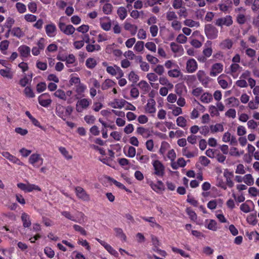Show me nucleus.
I'll return each mask as SVG.
<instances>
[{"instance_id":"obj_36","label":"nucleus","mask_w":259,"mask_h":259,"mask_svg":"<svg viewBox=\"0 0 259 259\" xmlns=\"http://www.w3.org/2000/svg\"><path fill=\"white\" fill-rule=\"evenodd\" d=\"M58 150L66 159L70 160L72 158V154L70 153L69 151L66 148L60 146L58 148Z\"/></svg>"},{"instance_id":"obj_8","label":"nucleus","mask_w":259,"mask_h":259,"mask_svg":"<svg viewBox=\"0 0 259 259\" xmlns=\"http://www.w3.org/2000/svg\"><path fill=\"white\" fill-rule=\"evenodd\" d=\"M205 33L208 38L213 39L218 36V30L211 24H207L205 27Z\"/></svg>"},{"instance_id":"obj_2","label":"nucleus","mask_w":259,"mask_h":259,"mask_svg":"<svg viewBox=\"0 0 259 259\" xmlns=\"http://www.w3.org/2000/svg\"><path fill=\"white\" fill-rule=\"evenodd\" d=\"M28 162L33 168H38L43 165L44 159L40 154L35 152L30 155Z\"/></svg>"},{"instance_id":"obj_27","label":"nucleus","mask_w":259,"mask_h":259,"mask_svg":"<svg viewBox=\"0 0 259 259\" xmlns=\"http://www.w3.org/2000/svg\"><path fill=\"white\" fill-rule=\"evenodd\" d=\"M253 205V203L252 201L247 200L240 205V209L244 213H248L251 211V207Z\"/></svg>"},{"instance_id":"obj_45","label":"nucleus","mask_w":259,"mask_h":259,"mask_svg":"<svg viewBox=\"0 0 259 259\" xmlns=\"http://www.w3.org/2000/svg\"><path fill=\"white\" fill-rule=\"evenodd\" d=\"M170 147L169 143L163 141L161 143L159 153L161 155H164L166 151Z\"/></svg>"},{"instance_id":"obj_38","label":"nucleus","mask_w":259,"mask_h":259,"mask_svg":"<svg viewBox=\"0 0 259 259\" xmlns=\"http://www.w3.org/2000/svg\"><path fill=\"white\" fill-rule=\"evenodd\" d=\"M21 220L24 227H29L31 225L30 217L25 212H23L21 215Z\"/></svg>"},{"instance_id":"obj_51","label":"nucleus","mask_w":259,"mask_h":259,"mask_svg":"<svg viewBox=\"0 0 259 259\" xmlns=\"http://www.w3.org/2000/svg\"><path fill=\"white\" fill-rule=\"evenodd\" d=\"M184 136V132L180 130H178L176 131H170L169 133V137L171 139L175 138H180Z\"/></svg>"},{"instance_id":"obj_37","label":"nucleus","mask_w":259,"mask_h":259,"mask_svg":"<svg viewBox=\"0 0 259 259\" xmlns=\"http://www.w3.org/2000/svg\"><path fill=\"white\" fill-rule=\"evenodd\" d=\"M167 74L169 77L173 78H177L181 76L182 73L179 67L177 66V68L171 69L168 71Z\"/></svg>"},{"instance_id":"obj_30","label":"nucleus","mask_w":259,"mask_h":259,"mask_svg":"<svg viewBox=\"0 0 259 259\" xmlns=\"http://www.w3.org/2000/svg\"><path fill=\"white\" fill-rule=\"evenodd\" d=\"M175 92L179 96H182L187 93L186 87L182 83H179L175 85Z\"/></svg>"},{"instance_id":"obj_25","label":"nucleus","mask_w":259,"mask_h":259,"mask_svg":"<svg viewBox=\"0 0 259 259\" xmlns=\"http://www.w3.org/2000/svg\"><path fill=\"white\" fill-rule=\"evenodd\" d=\"M186 165V161L184 158L181 157L179 158L177 161H174L170 163V166L174 169H177L179 167H184Z\"/></svg>"},{"instance_id":"obj_20","label":"nucleus","mask_w":259,"mask_h":259,"mask_svg":"<svg viewBox=\"0 0 259 259\" xmlns=\"http://www.w3.org/2000/svg\"><path fill=\"white\" fill-rule=\"evenodd\" d=\"M18 51L22 58H28L30 55V48L25 45L20 46Z\"/></svg>"},{"instance_id":"obj_18","label":"nucleus","mask_w":259,"mask_h":259,"mask_svg":"<svg viewBox=\"0 0 259 259\" xmlns=\"http://www.w3.org/2000/svg\"><path fill=\"white\" fill-rule=\"evenodd\" d=\"M45 30L47 35L50 37H54L57 33V27L55 24L51 23L45 27Z\"/></svg>"},{"instance_id":"obj_63","label":"nucleus","mask_w":259,"mask_h":259,"mask_svg":"<svg viewBox=\"0 0 259 259\" xmlns=\"http://www.w3.org/2000/svg\"><path fill=\"white\" fill-rule=\"evenodd\" d=\"M128 78L130 81L136 83L139 80V76L134 71H131L128 74Z\"/></svg>"},{"instance_id":"obj_41","label":"nucleus","mask_w":259,"mask_h":259,"mask_svg":"<svg viewBox=\"0 0 259 259\" xmlns=\"http://www.w3.org/2000/svg\"><path fill=\"white\" fill-rule=\"evenodd\" d=\"M115 83L111 79H106L101 85V89L103 90H106L115 85Z\"/></svg>"},{"instance_id":"obj_12","label":"nucleus","mask_w":259,"mask_h":259,"mask_svg":"<svg viewBox=\"0 0 259 259\" xmlns=\"http://www.w3.org/2000/svg\"><path fill=\"white\" fill-rule=\"evenodd\" d=\"M101 27L105 31H109L111 27V20L109 17L104 16L99 19Z\"/></svg>"},{"instance_id":"obj_64","label":"nucleus","mask_w":259,"mask_h":259,"mask_svg":"<svg viewBox=\"0 0 259 259\" xmlns=\"http://www.w3.org/2000/svg\"><path fill=\"white\" fill-rule=\"evenodd\" d=\"M19 151L21 156L24 158H26L28 156H30L31 153H32V150L24 147L20 149Z\"/></svg>"},{"instance_id":"obj_29","label":"nucleus","mask_w":259,"mask_h":259,"mask_svg":"<svg viewBox=\"0 0 259 259\" xmlns=\"http://www.w3.org/2000/svg\"><path fill=\"white\" fill-rule=\"evenodd\" d=\"M125 100L123 99H115L109 103V105L113 108L121 109L124 107Z\"/></svg>"},{"instance_id":"obj_16","label":"nucleus","mask_w":259,"mask_h":259,"mask_svg":"<svg viewBox=\"0 0 259 259\" xmlns=\"http://www.w3.org/2000/svg\"><path fill=\"white\" fill-rule=\"evenodd\" d=\"M198 65L196 60L194 59H190L186 62V70L188 73L194 72L197 69Z\"/></svg>"},{"instance_id":"obj_48","label":"nucleus","mask_w":259,"mask_h":259,"mask_svg":"<svg viewBox=\"0 0 259 259\" xmlns=\"http://www.w3.org/2000/svg\"><path fill=\"white\" fill-rule=\"evenodd\" d=\"M138 87L144 93L148 92L150 88L148 82L145 80L140 81L138 83Z\"/></svg>"},{"instance_id":"obj_42","label":"nucleus","mask_w":259,"mask_h":259,"mask_svg":"<svg viewBox=\"0 0 259 259\" xmlns=\"http://www.w3.org/2000/svg\"><path fill=\"white\" fill-rule=\"evenodd\" d=\"M10 32H11L13 36L18 38H20L24 35V33L21 29L18 27H14L13 29H11Z\"/></svg>"},{"instance_id":"obj_22","label":"nucleus","mask_w":259,"mask_h":259,"mask_svg":"<svg viewBox=\"0 0 259 259\" xmlns=\"http://www.w3.org/2000/svg\"><path fill=\"white\" fill-rule=\"evenodd\" d=\"M196 75L198 80L202 84L205 85L208 83L209 78L204 71L199 70Z\"/></svg>"},{"instance_id":"obj_9","label":"nucleus","mask_w":259,"mask_h":259,"mask_svg":"<svg viewBox=\"0 0 259 259\" xmlns=\"http://www.w3.org/2000/svg\"><path fill=\"white\" fill-rule=\"evenodd\" d=\"M151 188L157 193H162L165 190V186L163 183L158 180L156 183L152 181L148 182Z\"/></svg>"},{"instance_id":"obj_52","label":"nucleus","mask_w":259,"mask_h":259,"mask_svg":"<svg viewBox=\"0 0 259 259\" xmlns=\"http://www.w3.org/2000/svg\"><path fill=\"white\" fill-rule=\"evenodd\" d=\"M87 90V86L82 83H79L76 86L75 92L78 95H81L83 94Z\"/></svg>"},{"instance_id":"obj_21","label":"nucleus","mask_w":259,"mask_h":259,"mask_svg":"<svg viewBox=\"0 0 259 259\" xmlns=\"http://www.w3.org/2000/svg\"><path fill=\"white\" fill-rule=\"evenodd\" d=\"M205 227L211 231H216L218 229L217 222L212 219H206L205 221Z\"/></svg>"},{"instance_id":"obj_49","label":"nucleus","mask_w":259,"mask_h":259,"mask_svg":"<svg viewBox=\"0 0 259 259\" xmlns=\"http://www.w3.org/2000/svg\"><path fill=\"white\" fill-rule=\"evenodd\" d=\"M117 14L119 18L123 20L127 15V10L124 7H120L117 10Z\"/></svg>"},{"instance_id":"obj_44","label":"nucleus","mask_w":259,"mask_h":259,"mask_svg":"<svg viewBox=\"0 0 259 259\" xmlns=\"http://www.w3.org/2000/svg\"><path fill=\"white\" fill-rule=\"evenodd\" d=\"M159 81L161 85L168 88L169 90H172L174 87V85L165 77H160Z\"/></svg>"},{"instance_id":"obj_39","label":"nucleus","mask_w":259,"mask_h":259,"mask_svg":"<svg viewBox=\"0 0 259 259\" xmlns=\"http://www.w3.org/2000/svg\"><path fill=\"white\" fill-rule=\"evenodd\" d=\"M210 131L212 133L222 132L224 131V126L222 123H217L210 125Z\"/></svg>"},{"instance_id":"obj_6","label":"nucleus","mask_w":259,"mask_h":259,"mask_svg":"<svg viewBox=\"0 0 259 259\" xmlns=\"http://www.w3.org/2000/svg\"><path fill=\"white\" fill-rule=\"evenodd\" d=\"M103 65L106 67L107 72L111 75L115 76L116 78H121L123 76V72L119 67L116 65L108 66L106 62H103Z\"/></svg>"},{"instance_id":"obj_59","label":"nucleus","mask_w":259,"mask_h":259,"mask_svg":"<svg viewBox=\"0 0 259 259\" xmlns=\"http://www.w3.org/2000/svg\"><path fill=\"white\" fill-rule=\"evenodd\" d=\"M114 231L115 233V235L117 237L119 238L121 240L125 241L126 237L125 234L123 232V231L120 228H115Z\"/></svg>"},{"instance_id":"obj_40","label":"nucleus","mask_w":259,"mask_h":259,"mask_svg":"<svg viewBox=\"0 0 259 259\" xmlns=\"http://www.w3.org/2000/svg\"><path fill=\"white\" fill-rule=\"evenodd\" d=\"M32 80V75H25L19 81V84L21 87H24L29 83Z\"/></svg>"},{"instance_id":"obj_10","label":"nucleus","mask_w":259,"mask_h":259,"mask_svg":"<svg viewBox=\"0 0 259 259\" xmlns=\"http://www.w3.org/2000/svg\"><path fill=\"white\" fill-rule=\"evenodd\" d=\"M39 104L44 107H48L52 103V100L49 94L45 93L40 95L38 98Z\"/></svg>"},{"instance_id":"obj_32","label":"nucleus","mask_w":259,"mask_h":259,"mask_svg":"<svg viewBox=\"0 0 259 259\" xmlns=\"http://www.w3.org/2000/svg\"><path fill=\"white\" fill-rule=\"evenodd\" d=\"M241 67L237 63H233L230 66V72L234 78H236L238 76V73L241 71Z\"/></svg>"},{"instance_id":"obj_23","label":"nucleus","mask_w":259,"mask_h":259,"mask_svg":"<svg viewBox=\"0 0 259 259\" xmlns=\"http://www.w3.org/2000/svg\"><path fill=\"white\" fill-rule=\"evenodd\" d=\"M65 99L64 101H66L68 104L73 103L77 98V95L73 94V92L71 90H68L65 92Z\"/></svg>"},{"instance_id":"obj_28","label":"nucleus","mask_w":259,"mask_h":259,"mask_svg":"<svg viewBox=\"0 0 259 259\" xmlns=\"http://www.w3.org/2000/svg\"><path fill=\"white\" fill-rule=\"evenodd\" d=\"M0 75L8 79H12L13 76V73L10 67H7L5 69H0Z\"/></svg>"},{"instance_id":"obj_11","label":"nucleus","mask_w":259,"mask_h":259,"mask_svg":"<svg viewBox=\"0 0 259 259\" xmlns=\"http://www.w3.org/2000/svg\"><path fill=\"white\" fill-rule=\"evenodd\" d=\"M223 68L224 66L223 64L221 63H215L211 66L209 75L212 77L217 76L223 71Z\"/></svg>"},{"instance_id":"obj_14","label":"nucleus","mask_w":259,"mask_h":259,"mask_svg":"<svg viewBox=\"0 0 259 259\" xmlns=\"http://www.w3.org/2000/svg\"><path fill=\"white\" fill-rule=\"evenodd\" d=\"M233 23L232 17L230 16H227L223 18H221L216 20L215 24L219 26H229Z\"/></svg>"},{"instance_id":"obj_33","label":"nucleus","mask_w":259,"mask_h":259,"mask_svg":"<svg viewBox=\"0 0 259 259\" xmlns=\"http://www.w3.org/2000/svg\"><path fill=\"white\" fill-rule=\"evenodd\" d=\"M142 219L150 223L151 227L154 228L161 229V226L158 224L154 217H142Z\"/></svg>"},{"instance_id":"obj_62","label":"nucleus","mask_w":259,"mask_h":259,"mask_svg":"<svg viewBox=\"0 0 259 259\" xmlns=\"http://www.w3.org/2000/svg\"><path fill=\"white\" fill-rule=\"evenodd\" d=\"M9 45L8 40H5L0 43V50L3 54H6V50L8 49Z\"/></svg>"},{"instance_id":"obj_50","label":"nucleus","mask_w":259,"mask_h":259,"mask_svg":"<svg viewBox=\"0 0 259 259\" xmlns=\"http://www.w3.org/2000/svg\"><path fill=\"white\" fill-rule=\"evenodd\" d=\"M243 182L248 186H252L254 184V179L251 175L246 174L243 176Z\"/></svg>"},{"instance_id":"obj_24","label":"nucleus","mask_w":259,"mask_h":259,"mask_svg":"<svg viewBox=\"0 0 259 259\" xmlns=\"http://www.w3.org/2000/svg\"><path fill=\"white\" fill-rule=\"evenodd\" d=\"M224 176L226 178V183L229 187H232L234 186V183L232 181V179L234 176V174L232 171H230L228 169H226L224 172Z\"/></svg>"},{"instance_id":"obj_3","label":"nucleus","mask_w":259,"mask_h":259,"mask_svg":"<svg viewBox=\"0 0 259 259\" xmlns=\"http://www.w3.org/2000/svg\"><path fill=\"white\" fill-rule=\"evenodd\" d=\"M65 18L61 17L59 19L58 25L60 31L67 35H72L75 31V28L72 25H66L65 23Z\"/></svg>"},{"instance_id":"obj_17","label":"nucleus","mask_w":259,"mask_h":259,"mask_svg":"<svg viewBox=\"0 0 259 259\" xmlns=\"http://www.w3.org/2000/svg\"><path fill=\"white\" fill-rule=\"evenodd\" d=\"M96 240L98 241L110 254L114 256H118V252L110 244L98 238H96Z\"/></svg>"},{"instance_id":"obj_34","label":"nucleus","mask_w":259,"mask_h":259,"mask_svg":"<svg viewBox=\"0 0 259 259\" xmlns=\"http://www.w3.org/2000/svg\"><path fill=\"white\" fill-rule=\"evenodd\" d=\"M124 28L126 30L129 31L132 35L136 33L138 29L137 26L127 22L124 23Z\"/></svg>"},{"instance_id":"obj_15","label":"nucleus","mask_w":259,"mask_h":259,"mask_svg":"<svg viewBox=\"0 0 259 259\" xmlns=\"http://www.w3.org/2000/svg\"><path fill=\"white\" fill-rule=\"evenodd\" d=\"M145 110L146 113L154 114L156 112V102L153 99H149L145 106Z\"/></svg>"},{"instance_id":"obj_43","label":"nucleus","mask_w":259,"mask_h":259,"mask_svg":"<svg viewBox=\"0 0 259 259\" xmlns=\"http://www.w3.org/2000/svg\"><path fill=\"white\" fill-rule=\"evenodd\" d=\"M182 154L187 158L194 157L197 155V152H191L189 151L188 147H185L182 149Z\"/></svg>"},{"instance_id":"obj_47","label":"nucleus","mask_w":259,"mask_h":259,"mask_svg":"<svg viewBox=\"0 0 259 259\" xmlns=\"http://www.w3.org/2000/svg\"><path fill=\"white\" fill-rule=\"evenodd\" d=\"M212 100V97L211 94L208 93H203L200 97V100L204 103H208Z\"/></svg>"},{"instance_id":"obj_1","label":"nucleus","mask_w":259,"mask_h":259,"mask_svg":"<svg viewBox=\"0 0 259 259\" xmlns=\"http://www.w3.org/2000/svg\"><path fill=\"white\" fill-rule=\"evenodd\" d=\"M73 110V107L71 106L65 107L61 104H58L56 107V113L63 120H66L70 118Z\"/></svg>"},{"instance_id":"obj_55","label":"nucleus","mask_w":259,"mask_h":259,"mask_svg":"<svg viewBox=\"0 0 259 259\" xmlns=\"http://www.w3.org/2000/svg\"><path fill=\"white\" fill-rule=\"evenodd\" d=\"M184 24L188 27H198L200 25V24L197 21H195L194 20H192L191 19H186L184 21Z\"/></svg>"},{"instance_id":"obj_54","label":"nucleus","mask_w":259,"mask_h":259,"mask_svg":"<svg viewBox=\"0 0 259 259\" xmlns=\"http://www.w3.org/2000/svg\"><path fill=\"white\" fill-rule=\"evenodd\" d=\"M77 243L82 246L84 247L88 251L91 250V247L89 243L85 239L82 238H78Z\"/></svg>"},{"instance_id":"obj_57","label":"nucleus","mask_w":259,"mask_h":259,"mask_svg":"<svg viewBox=\"0 0 259 259\" xmlns=\"http://www.w3.org/2000/svg\"><path fill=\"white\" fill-rule=\"evenodd\" d=\"M139 62L140 68L142 71L145 72H147L149 71L150 66L147 62L142 61V57H139Z\"/></svg>"},{"instance_id":"obj_13","label":"nucleus","mask_w":259,"mask_h":259,"mask_svg":"<svg viewBox=\"0 0 259 259\" xmlns=\"http://www.w3.org/2000/svg\"><path fill=\"white\" fill-rule=\"evenodd\" d=\"M75 193L78 198L83 201H88L90 200V195L87 194L85 191L82 187H76Z\"/></svg>"},{"instance_id":"obj_31","label":"nucleus","mask_w":259,"mask_h":259,"mask_svg":"<svg viewBox=\"0 0 259 259\" xmlns=\"http://www.w3.org/2000/svg\"><path fill=\"white\" fill-rule=\"evenodd\" d=\"M74 218V222L81 224L85 223L86 221V217L84 214L83 212L79 211L76 212Z\"/></svg>"},{"instance_id":"obj_61","label":"nucleus","mask_w":259,"mask_h":259,"mask_svg":"<svg viewBox=\"0 0 259 259\" xmlns=\"http://www.w3.org/2000/svg\"><path fill=\"white\" fill-rule=\"evenodd\" d=\"M222 141L225 143H233V137H231V134L230 132H225L222 137Z\"/></svg>"},{"instance_id":"obj_5","label":"nucleus","mask_w":259,"mask_h":259,"mask_svg":"<svg viewBox=\"0 0 259 259\" xmlns=\"http://www.w3.org/2000/svg\"><path fill=\"white\" fill-rule=\"evenodd\" d=\"M91 104V100L88 98H81L77 100L75 109L78 113H82L87 110Z\"/></svg>"},{"instance_id":"obj_58","label":"nucleus","mask_w":259,"mask_h":259,"mask_svg":"<svg viewBox=\"0 0 259 259\" xmlns=\"http://www.w3.org/2000/svg\"><path fill=\"white\" fill-rule=\"evenodd\" d=\"M65 92L61 89H58L54 93V95L56 98L64 101L65 99Z\"/></svg>"},{"instance_id":"obj_56","label":"nucleus","mask_w":259,"mask_h":259,"mask_svg":"<svg viewBox=\"0 0 259 259\" xmlns=\"http://www.w3.org/2000/svg\"><path fill=\"white\" fill-rule=\"evenodd\" d=\"M69 83L71 85L79 84L81 83L79 77L75 74H71L70 76Z\"/></svg>"},{"instance_id":"obj_7","label":"nucleus","mask_w":259,"mask_h":259,"mask_svg":"<svg viewBox=\"0 0 259 259\" xmlns=\"http://www.w3.org/2000/svg\"><path fill=\"white\" fill-rule=\"evenodd\" d=\"M152 164L154 168V174L162 177L164 174V166L162 162L157 159L152 160Z\"/></svg>"},{"instance_id":"obj_19","label":"nucleus","mask_w":259,"mask_h":259,"mask_svg":"<svg viewBox=\"0 0 259 259\" xmlns=\"http://www.w3.org/2000/svg\"><path fill=\"white\" fill-rule=\"evenodd\" d=\"M170 46L172 52L176 54V56H179L183 55L184 49L181 45L172 42L170 43Z\"/></svg>"},{"instance_id":"obj_46","label":"nucleus","mask_w":259,"mask_h":259,"mask_svg":"<svg viewBox=\"0 0 259 259\" xmlns=\"http://www.w3.org/2000/svg\"><path fill=\"white\" fill-rule=\"evenodd\" d=\"M178 126L185 128L187 126V120L184 116H179L176 120Z\"/></svg>"},{"instance_id":"obj_53","label":"nucleus","mask_w":259,"mask_h":259,"mask_svg":"<svg viewBox=\"0 0 259 259\" xmlns=\"http://www.w3.org/2000/svg\"><path fill=\"white\" fill-rule=\"evenodd\" d=\"M17 11L20 14L25 13L27 11L26 6L22 3L18 2L15 5Z\"/></svg>"},{"instance_id":"obj_4","label":"nucleus","mask_w":259,"mask_h":259,"mask_svg":"<svg viewBox=\"0 0 259 259\" xmlns=\"http://www.w3.org/2000/svg\"><path fill=\"white\" fill-rule=\"evenodd\" d=\"M17 186L18 188L26 193H30L34 191L38 192L41 191L39 186L34 184H31L28 181L26 183H19L17 184Z\"/></svg>"},{"instance_id":"obj_60","label":"nucleus","mask_w":259,"mask_h":259,"mask_svg":"<svg viewBox=\"0 0 259 259\" xmlns=\"http://www.w3.org/2000/svg\"><path fill=\"white\" fill-rule=\"evenodd\" d=\"M102 10L105 14L109 15L112 11V6L110 3H106L102 7Z\"/></svg>"},{"instance_id":"obj_26","label":"nucleus","mask_w":259,"mask_h":259,"mask_svg":"<svg viewBox=\"0 0 259 259\" xmlns=\"http://www.w3.org/2000/svg\"><path fill=\"white\" fill-rule=\"evenodd\" d=\"M123 153L126 156L130 158H133L136 154V150L133 146H125L123 148Z\"/></svg>"},{"instance_id":"obj_35","label":"nucleus","mask_w":259,"mask_h":259,"mask_svg":"<svg viewBox=\"0 0 259 259\" xmlns=\"http://www.w3.org/2000/svg\"><path fill=\"white\" fill-rule=\"evenodd\" d=\"M225 103L227 106L233 107H237L239 104L238 100L235 97H230L225 100Z\"/></svg>"}]
</instances>
